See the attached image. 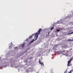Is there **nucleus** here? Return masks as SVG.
Here are the masks:
<instances>
[{"label": "nucleus", "instance_id": "obj_1", "mask_svg": "<svg viewBox=\"0 0 73 73\" xmlns=\"http://www.w3.org/2000/svg\"><path fill=\"white\" fill-rule=\"evenodd\" d=\"M42 31V29H39L38 31V32L37 33H36L35 34V38L36 37V39L35 40H34V39H33V40H32L31 41H30V44H31V43H32L34 41H35V40H37V38L38 37V35L39 34H40V33L41 32V31Z\"/></svg>", "mask_w": 73, "mask_h": 73}, {"label": "nucleus", "instance_id": "obj_2", "mask_svg": "<svg viewBox=\"0 0 73 73\" xmlns=\"http://www.w3.org/2000/svg\"><path fill=\"white\" fill-rule=\"evenodd\" d=\"M73 60V58H71L69 60L68 62V64H67V66H70V63L71 62V61H72Z\"/></svg>", "mask_w": 73, "mask_h": 73}, {"label": "nucleus", "instance_id": "obj_3", "mask_svg": "<svg viewBox=\"0 0 73 73\" xmlns=\"http://www.w3.org/2000/svg\"><path fill=\"white\" fill-rule=\"evenodd\" d=\"M25 45V43H24L23 44H21V46L22 48H24V47Z\"/></svg>", "mask_w": 73, "mask_h": 73}, {"label": "nucleus", "instance_id": "obj_4", "mask_svg": "<svg viewBox=\"0 0 73 73\" xmlns=\"http://www.w3.org/2000/svg\"><path fill=\"white\" fill-rule=\"evenodd\" d=\"M39 63H40V64H41V65H44V64H43V63H41V61H40V60H39Z\"/></svg>", "mask_w": 73, "mask_h": 73}, {"label": "nucleus", "instance_id": "obj_5", "mask_svg": "<svg viewBox=\"0 0 73 73\" xmlns=\"http://www.w3.org/2000/svg\"><path fill=\"white\" fill-rule=\"evenodd\" d=\"M73 41V39L72 40H71L70 39H69L68 40V41L69 42V41Z\"/></svg>", "mask_w": 73, "mask_h": 73}, {"label": "nucleus", "instance_id": "obj_6", "mask_svg": "<svg viewBox=\"0 0 73 73\" xmlns=\"http://www.w3.org/2000/svg\"><path fill=\"white\" fill-rule=\"evenodd\" d=\"M65 52V50H63V51H61V52L62 53H63V52Z\"/></svg>", "mask_w": 73, "mask_h": 73}, {"label": "nucleus", "instance_id": "obj_7", "mask_svg": "<svg viewBox=\"0 0 73 73\" xmlns=\"http://www.w3.org/2000/svg\"><path fill=\"white\" fill-rule=\"evenodd\" d=\"M32 38V36H29V38Z\"/></svg>", "mask_w": 73, "mask_h": 73}, {"label": "nucleus", "instance_id": "obj_8", "mask_svg": "<svg viewBox=\"0 0 73 73\" xmlns=\"http://www.w3.org/2000/svg\"><path fill=\"white\" fill-rule=\"evenodd\" d=\"M73 32L71 33H69L68 35H71V34H73Z\"/></svg>", "mask_w": 73, "mask_h": 73}, {"label": "nucleus", "instance_id": "obj_9", "mask_svg": "<svg viewBox=\"0 0 73 73\" xmlns=\"http://www.w3.org/2000/svg\"><path fill=\"white\" fill-rule=\"evenodd\" d=\"M54 29V27H52L50 29L51 30H52Z\"/></svg>", "mask_w": 73, "mask_h": 73}, {"label": "nucleus", "instance_id": "obj_10", "mask_svg": "<svg viewBox=\"0 0 73 73\" xmlns=\"http://www.w3.org/2000/svg\"><path fill=\"white\" fill-rule=\"evenodd\" d=\"M17 48H18V47H15L14 48V49H17Z\"/></svg>", "mask_w": 73, "mask_h": 73}, {"label": "nucleus", "instance_id": "obj_11", "mask_svg": "<svg viewBox=\"0 0 73 73\" xmlns=\"http://www.w3.org/2000/svg\"><path fill=\"white\" fill-rule=\"evenodd\" d=\"M66 72H67V70H66L65 71H64V73H66Z\"/></svg>", "mask_w": 73, "mask_h": 73}, {"label": "nucleus", "instance_id": "obj_12", "mask_svg": "<svg viewBox=\"0 0 73 73\" xmlns=\"http://www.w3.org/2000/svg\"><path fill=\"white\" fill-rule=\"evenodd\" d=\"M60 31L59 30H57L56 32H60Z\"/></svg>", "mask_w": 73, "mask_h": 73}, {"label": "nucleus", "instance_id": "obj_13", "mask_svg": "<svg viewBox=\"0 0 73 73\" xmlns=\"http://www.w3.org/2000/svg\"><path fill=\"white\" fill-rule=\"evenodd\" d=\"M66 56H69V55H68V54H66Z\"/></svg>", "mask_w": 73, "mask_h": 73}, {"label": "nucleus", "instance_id": "obj_14", "mask_svg": "<svg viewBox=\"0 0 73 73\" xmlns=\"http://www.w3.org/2000/svg\"><path fill=\"white\" fill-rule=\"evenodd\" d=\"M48 36H49V32H48V35H47L46 36H48Z\"/></svg>", "mask_w": 73, "mask_h": 73}, {"label": "nucleus", "instance_id": "obj_15", "mask_svg": "<svg viewBox=\"0 0 73 73\" xmlns=\"http://www.w3.org/2000/svg\"><path fill=\"white\" fill-rule=\"evenodd\" d=\"M11 47H12V46H9V48H11Z\"/></svg>", "mask_w": 73, "mask_h": 73}, {"label": "nucleus", "instance_id": "obj_16", "mask_svg": "<svg viewBox=\"0 0 73 73\" xmlns=\"http://www.w3.org/2000/svg\"><path fill=\"white\" fill-rule=\"evenodd\" d=\"M73 70H71V71H70V72H72Z\"/></svg>", "mask_w": 73, "mask_h": 73}, {"label": "nucleus", "instance_id": "obj_17", "mask_svg": "<svg viewBox=\"0 0 73 73\" xmlns=\"http://www.w3.org/2000/svg\"><path fill=\"white\" fill-rule=\"evenodd\" d=\"M26 41H28V39H26Z\"/></svg>", "mask_w": 73, "mask_h": 73}, {"label": "nucleus", "instance_id": "obj_18", "mask_svg": "<svg viewBox=\"0 0 73 73\" xmlns=\"http://www.w3.org/2000/svg\"><path fill=\"white\" fill-rule=\"evenodd\" d=\"M72 50V48H71V49H70V50Z\"/></svg>", "mask_w": 73, "mask_h": 73}, {"label": "nucleus", "instance_id": "obj_19", "mask_svg": "<svg viewBox=\"0 0 73 73\" xmlns=\"http://www.w3.org/2000/svg\"><path fill=\"white\" fill-rule=\"evenodd\" d=\"M70 73H72V72H70Z\"/></svg>", "mask_w": 73, "mask_h": 73}, {"label": "nucleus", "instance_id": "obj_20", "mask_svg": "<svg viewBox=\"0 0 73 73\" xmlns=\"http://www.w3.org/2000/svg\"><path fill=\"white\" fill-rule=\"evenodd\" d=\"M52 59H53V58H52Z\"/></svg>", "mask_w": 73, "mask_h": 73}, {"label": "nucleus", "instance_id": "obj_21", "mask_svg": "<svg viewBox=\"0 0 73 73\" xmlns=\"http://www.w3.org/2000/svg\"><path fill=\"white\" fill-rule=\"evenodd\" d=\"M0 68H1V67H0Z\"/></svg>", "mask_w": 73, "mask_h": 73}, {"label": "nucleus", "instance_id": "obj_22", "mask_svg": "<svg viewBox=\"0 0 73 73\" xmlns=\"http://www.w3.org/2000/svg\"><path fill=\"white\" fill-rule=\"evenodd\" d=\"M68 73H69V72H68Z\"/></svg>", "mask_w": 73, "mask_h": 73}]
</instances>
